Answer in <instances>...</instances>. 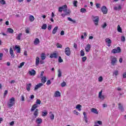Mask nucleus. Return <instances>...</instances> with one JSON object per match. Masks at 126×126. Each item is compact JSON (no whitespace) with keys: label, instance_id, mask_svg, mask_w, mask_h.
<instances>
[{"label":"nucleus","instance_id":"f257e3e1","mask_svg":"<svg viewBox=\"0 0 126 126\" xmlns=\"http://www.w3.org/2000/svg\"><path fill=\"white\" fill-rule=\"evenodd\" d=\"M41 104V100L40 99H37L36 101V104H33L32 108L31 109V112H33V111H35L37 108H38V105Z\"/></svg>","mask_w":126,"mask_h":126},{"label":"nucleus","instance_id":"f03ea898","mask_svg":"<svg viewBox=\"0 0 126 126\" xmlns=\"http://www.w3.org/2000/svg\"><path fill=\"white\" fill-rule=\"evenodd\" d=\"M15 104V98L14 97H11L7 103L9 108H11Z\"/></svg>","mask_w":126,"mask_h":126},{"label":"nucleus","instance_id":"7ed1b4c3","mask_svg":"<svg viewBox=\"0 0 126 126\" xmlns=\"http://www.w3.org/2000/svg\"><path fill=\"white\" fill-rule=\"evenodd\" d=\"M67 5H66V4H65L61 7H59L58 9V11L62 13V12H63H63H66V11H67Z\"/></svg>","mask_w":126,"mask_h":126},{"label":"nucleus","instance_id":"20e7f679","mask_svg":"<svg viewBox=\"0 0 126 126\" xmlns=\"http://www.w3.org/2000/svg\"><path fill=\"white\" fill-rule=\"evenodd\" d=\"M118 62V59L115 56L111 57V63L112 65H116Z\"/></svg>","mask_w":126,"mask_h":126},{"label":"nucleus","instance_id":"39448f33","mask_svg":"<svg viewBox=\"0 0 126 126\" xmlns=\"http://www.w3.org/2000/svg\"><path fill=\"white\" fill-rule=\"evenodd\" d=\"M93 17L94 19V20H93V21L94 23V25H95V26H97L99 23V17L98 16L94 17V16H93Z\"/></svg>","mask_w":126,"mask_h":126},{"label":"nucleus","instance_id":"423d86ee","mask_svg":"<svg viewBox=\"0 0 126 126\" xmlns=\"http://www.w3.org/2000/svg\"><path fill=\"white\" fill-rule=\"evenodd\" d=\"M65 54L66 56H68V57L70 56L71 54V52L70 51V48L69 47H66L65 49Z\"/></svg>","mask_w":126,"mask_h":126},{"label":"nucleus","instance_id":"0eeeda50","mask_svg":"<svg viewBox=\"0 0 126 126\" xmlns=\"http://www.w3.org/2000/svg\"><path fill=\"white\" fill-rule=\"evenodd\" d=\"M101 10L103 14H107V13H108V9L106 6L101 7Z\"/></svg>","mask_w":126,"mask_h":126},{"label":"nucleus","instance_id":"6e6552de","mask_svg":"<svg viewBox=\"0 0 126 126\" xmlns=\"http://www.w3.org/2000/svg\"><path fill=\"white\" fill-rule=\"evenodd\" d=\"M65 12V13L61 14V16H62V17H63V18H64L65 17V16H67V15H70L71 11H70V10L68 9Z\"/></svg>","mask_w":126,"mask_h":126},{"label":"nucleus","instance_id":"1a4fd4ad","mask_svg":"<svg viewBox=\"0 0 126 126\" xmlns=\"http://www.w3.org/2000/svg\"><path fill=\"white\" fill-rule=\"evenodd\" d=\"M121 50L120 47H118L117 49H114L112 51V53L113 54H117V53H121Z\"/></svg>","mask_w":126,"mask_h":126},{"label":"nucleus","instance_id":"9d476101","mask_svg":"<svg viewBox=\"0 0 126 126\" xmlns=\"http://www.w3.org/2000/svg\"><path fill=\"white\" fill-rule=\"evenodd\" d=\"M90 49H91V45L89 44H87L85 48L86 53H89L90 52Z\"/></svg>","mask_w":126,"mask_h":126},{"label":"nucleus","instance_id":"9b49d317","mask_svg":"<svg viewBox=\"0 0 126 126\" xmlns=\"http://www.w3.org/2000/svg\"><path fill=\"white\" fill-rule=\"evenodd\" d=\"M118 109L119 110H120V111H121V112H124V111H125V109H124V106L123 105V104H122V103H118Z\"/></svg>","mask_w":126,"mask_h":126},{"label":"nucleus","instance_id":"f8f14e48","mask_svg":"<svg viewBox=\"0 0 126 126\" xmlns=\"http://www.w3.org/2000/svg\"><path fill=\"white\" fill-rule=\"evenodd\" d=\"M102 92H103L102 90L99 92L98 97L99 99H101V100H104L105 99V95H102Z\"/></svg>","mask_w":126,"mask_h":126},{"label":"nucleus","instance_id":"ddd939ff","mask_svg":"<svg viewBox=\"0 0 126 126\" xmlns=\"http://www.w3.org/2000/svg\"><path fill=\"white\" fill-rule=\"evenodd\" d=\"M43 84L42 83H39L37 85H36L34 87V90H38L40 87H42L43 86Z\"/></svg>","mask_w":126,"mask_h":126},{"label":"nucleus","instance_id":"4468645a","mask_svg":"<svg viewBox=\"0 0 126 126\" xmlns=\"http://www.w3.org/2000/svg\"><path fill=\"white\" fill-rule=\"evenodd\" d=\"M91 111L92 112V113H94V114H95L96 115H98V110H97V109L95 108H93L91 109Z\"/></svg>","mask_w":126,"mask_h":126},{"label":"nucleus","instance_id":"2eb2a0df","mask_svg":"<svg viewBox=\"0 0 126 126\" xmlns=\"http://www.w3.org/2000/svg\"><path fill=\"white\" fill-rule=\"evenodd\" d=\"M10 55L11 56V58H14V52H13V49H12V48H10L9 50Z\"/></svg>","mask_w":126,"mask_h":126},{"label":"nucleus","instance_id":"dca6fc26","mask_svg":"<svg viewBox=\"0 0 126 126\" xmlns=\"http://www.w3.org/2000/svg\"><path fill=\"white\" fill-rule=\"evenodd\" d=\"M50 58L51 59H53L54 58V59H57L58 58V54L57 53H52L50 54Z\"/></svg>","mask_w":126,"mask_h":126},{"label":"nucleus","instance_id":"f3484780","mask_svg":"<svg viewBox=\"0 0 126 126\" xmlns=\"http://www.w3.org/2000/svg\"><path fill=\"white\" fill-rule=\"evenodd\" d=\"M15 49L17 50V53L18 54H20V53H21V48H20V47L15 45Z\"/></svg>","mask_w":126,"mask_h":126},{"label":"nucleus","instance_id":"a211bd4d","mask_svg":"<svg viewBox=\"0 0 126 126\" xmlns=\"http://www.w3.org/2000/svg\"><path fill=\"white\" fill-rule=\"evenodd\" d=\"M83 115H84V121L85 123L87 124V123H88V119L87 118V115H86V112H83Z\"/></svg>","mask_w":126,"mask_h":126},{"label":"nucleus","instance_id":"6ab92c4d","mask_svg":"<svg viewBox=\"0 0 126 126\" xmlns=\"http://www.w3.org/2000/svg\"><path fill=\"white\" fill-rule=\"evenodd\" d=\"M29 73L30 75H36V71L34 69H32L31 71H29Z\"/></svg>","mask_w":126,"mask_h":126},{"label":"nucleus","instance_id":"aec40b11","mask_svg":"<svg viewBox=\"0 0 126 126\" xmlns=\"http://www.w3.org/2000/svg\"><path fill=\"white\" fill-rule=\"evenodd\" d=\"M39 112V110H38V109H35V110L33 112V116H34V118H37V117H38V113Z\"/></svg>","mask_w":126,"mask_h":126},{"label":"nucleus","instance_id":"412c9836","mask_svg":"<svg viewBox=\"0 0 126 126\" xmlns=\"http://www.w3.org/2000/svg\"><path fill=\"white\" fill-rule=\"evenodd\" d=\"M105 42L106 43H107V44H108V47H110V46H111L112 40L110 38L105 39Z\"/></svg>","mask_w":126,"mask_h":126},{"label":"nucleus","instance_id":"4be33fe9","mask_svg":"<svg viewBox=\"0 0 126 126\" xmlns=\"http://www.w3.org/2000/svg\"><path fill=\"white\" fill-rule=\"evenodd\" d=\"M58 29H59V27L58 26L55 27L52 31V34H56Z\"/></svg>","mask_w":126,"mask_h":126},{"label":"nucleus","instance_id":"5701e85b","mask_svg":"<svg viewBox=\"0 0 126 126\" xmlns=\"http://www.w3.org/2000/svg\"><path fill=\"white\" fill-rule=\"evenodd\" d=\"M46 81H47V77L45 76L41 77V82L42 84H44V83H46Z\"/></svg>","mask_w":126,"mask_h":126},{"label":"nucleus","instance_id":"b1692460","mask_svg":"<svg viewBox=\"0 0 126 126\" xmlns=\"http://www.w3.org/2000/svg\"><path fill=\"white\" fill-rule=\"evenodd\" d=\"M31 86H32V84L31 83H29L27 85V91H30V90H31Z\"/></svg>","mask_w":126,"mask_h":126},{"label":"nucleus","instance_id":"393cba45","mask_svg":"<svg viewBox=\"0 0 126 126\" xmlns=\"http://www.w3.org/2000/svg\"><path fill=\"white\" fill-rule=\"evenodd\" d=\"M40 43V40L39 39V38H36L35 39L34 42H33V44L34 45H38V44Z\"/></svg>","mask_w":126,"mask_h":126},{"label":"nucleus","instance_id":"a878e982","mask_svg":"<svg viewBox=\"0 0 126 126\" xmlns=\"http://www.w3.org/2000/svg\"><path fill=\"white\" fill-rule=\"evenodd\" d=\"M42 119L41 118H37L35 122L36 123V124H37V125H40V124H42Z\"/></svg>","mask_w":126,"mask_h":126},{"label":"nucleus","instance_id":"bb28decb","mask_svg":"<svg viewBox=\"0 0 126 126\" xmlns=\"http://www.w3.org/2000/svg\"><path fill=\"white\" fill-rule=\"evenodd\" d=\"M22 36V33H20L19 34H18V35L16 37V39L17 40H18L19 41H20V40H21Z\"/></svg>","mask_w":126,"mask_h":126},{"label":"nucleus","instance_id":"cd10ccee","mask_svg":"<svg viewBox=\"0 0 126 126\" xmlns=\"http://www.w3.org/2000/svg\"><path fill=\"white\" fill-rule=\"evenodd\" d=\"M7 32H8V33H10V34H13L14 31L13 30V29L9 28L7 29Z\"/></svg>","mask_w":126,"mask_h":126},{"label":"nucleus","instance_id":"c85d7f7f","mask_svg":"<svg viewBox=\"0 0 126 126\" xmlns=\"http://www.w3.org/2000/svg\"><path fill=\"white\" fill-rule=\"evenodd\" d=\"M29 20L31 22H33V21L35 20V18H34V16H33V15H30L29 17Z\"/></svg>","mask_w":126,"mask_h":126},{"label":"nucleus","instance_id":"c756f323","mask_svg":"<svg viewBox=\"0 0 126 126\" xmlns=\"http://www.w3.org/2000/svg\"><path fill=\"white\" fill-rule=\"evenodd\" d=\"M61 96V93L57 91L55 94V97H60Z\"/></svg>","mask_w":126,"mask_h":126},{"label":"nucleus","instance_id":"7c9ffc66","mask_svg":"<svg viewBox=\"0 0 126 126\" xmlns=\"http://www.w3.org/2000/svg\"><path fill=\"white\" fill-rule=\"evenodd\" d=\"M117 31L120 33H123V30H122V28L120 26V25H119L117 27Z\"/></svg>","mask_w":126,"mask_h":126},{"label":"nucleus","instance_id":"2f4dec72","mask_svg":"<svg viewBox=\"0 0 126 126\" xmlns=\"http://www.w3.org/2000/svg\"><path fill=\"white\" fill-rule=\"evenodd\" d=\"M40 62V58L39 57H36L35 64L36 66L39 65V63Z\"/></svg>","mask_w":126,"mask_h":126},{"label":"nucleus","instance_id":"473e14b6","mask_svg":"<svg viewBox=\"0 0 126 126\" xmlns=\"http://www.w3.org/2000/svg\"><path fill=\"white\" fill-rule=\"evenodd\" d=\"M47 115H48V112H47V110H45L44 112H42V117H46Z\"/></svg>","mask_w":126,"mask_h":126},{"label":"nucleus","instance_id":"72a5a7b5","mask_svg":"<svg viewBox=\"0 0 126 126\" xmlns=\"http://www.w3.org/2000/svg\"><path fill=\"white\" fill-rule=\"evenodd\" d=\"M41 29L43 30H46L47 29V24H43L41 27Z\"/></svg>","mask_w":126,"mask_h":126},{"label":"nucleus","instance_id":"f704fd0d","mask_svg":"<svg viewBox=\"0 0 126 126\" xmlns=\"http://www.w3.org/2000/svg\"><path fill=\"white\" fill-rule=\"evenodd\" d=\"M77 3H78V1H77V0L73 1V4L75 7H77Z\"/></svg>","mask_w":126,"mask_h":126},{"label":"nucleus","instance_id":"c9c22d12","mask_svg":"<svg viewBox=\"0 0 126 126\" xmlns=\"http://www.w3.org/2000/svg\"><path fill=\"white\" fill-rule=\"evenodd\" d=\"M67 19L69 20V21H71L73 23H76V21L72 20L70 17H68Z\"/></svg>","mask_w":126,"mask_h":126},{"label":"nucleus","instance_id":"e433bc0d","mask_svg":"<svg viewBox=\"0 0 126 126\" xmlns=\"http://www.w3.org/2000/svg\"><path fill=\"white\" fill-rule=\"evenodd\" d=\"M81 105H80V104H78L76 106V108L78 109L79 111H81Z\"/></svg>","mask_w":126,"mask_h":126},{"label":"nucleus","instance_id":"4c0bfd02","mask_svg":"<svg viewBox=\"0 0 126 126\" xmlns=\"http://www.w3.org/2000/svg\"><path fill=\"white\" fill-rule=\"evenodd\" d=\"M80 12H82V13H85V12H86V9L84 8H82L80 9Z\"/></svg>","mask_w":126,"mask_h":126},{"label":"nucleus","instance_id":"58836bf2","mask_svg":"<svg viewBox=\"0 0 126 126\" xmlns=\"http://www.w3.org/2000/svg\"><path fill=\"white\" fill-rule=\"evenodd\" d=\"M41 60H45V59H46V56L45 55V53L41 54Z\"/></svg>","mask_w":126,"mask_h":126},{"label":"nucleus","instance_id":"ea45409f","mask_svg":"<svg viewBox=\"0 0 126 126\" xmlns=\"http://www.w3.org/2000/svg\"><path fill=\"white\" fill-rule=\"evenodd\" d=\"M58 77H62V71H61V70L60 69H59L58 70Z\"/></svg>","mask_w":126,"mask_h":126},{"label":"nucleus","instance_id":"a19ab883","mask_svg":"<svg viewBox=\"0 0 126 126\" xmlns=\"http://www.w3.org/2000/svg\"><path fill=\"white\" fill-rule=\"evenodd\" d=\"M80 55L81 57H84V56H85V53H84V51L83 50L81 51Z\"/></svg>","mask_w":126,"mask_h":126},{"label":"nucleus","instance_id":"79ce46f5","mask_svg":"<svg viewBox=\"0 0 126 126\" xmlns=\"http://www.w3.org/2000/svg\"><path fill=\"white\" fill-rule=\"evenodd\" d=\"M50 118L51 121H54V119H55V115H54V114H51V115L50 116Z\"/></svg>","mask_w":126,"mask_h":126},{"label":"nucleus","instance_id":"37998d69","mask_svg":"<svg viewBox=\"0 0 126 126\" xmlns=\"http://www.w3.org/2000/svg\"><path fill=\"white\" fill-rule=\"evenodd\" d=\"M58 62L59 63H63V59H62V57L59 56V58L58 59Z\"/></svg>","mask_w":126,"mask_h":126},{"label":"nucleus","instance_id":"c03bdc74","mask_svg":"<svg viewBox=\"0 0 126 126\" xmlns=\"http://www.w3.org/2000/svg\"><path fill=\"white\" fill-rule=\"evenodd\" d=\"M86 60H87V57H86V56H85L82 58V61L83 63L85 62Z\"/></svg>","mask_w":126,"mask_h":126},{"label":"nucleus","instance_id":"a18cd8bd","mask_svg":"<svg viewBox=\"0 0 126 126\" xmlns=\"http://www.w3.org/2000/svg\"><path fill=\"white\" fill-rule=\"evenodd\" d=\"M56 47H57V48H63V45H62V44L58 43L56 44Z\"/></svg>","mask_w":126,"mask_h":126},{"label":"nucleus","instance_id":"49530a36","mask_svg":"<svg viewBox=\"0 0 126 126\" xmlns=\"http://www.w3.org/2000/svg\"><path fill=\"white\" fill-rule=\"evenodd\" d=\"M24 63H25V62H22L20 64V65L18 66L19 68H21L23 65H24Z\"/></svg>","mask_w":126,"mask_h":126},{"label":"nucleus","instance_id":"de8ad7c7","mask_svg":"<svg viewBox=\"0 0 126 126\" xmlns=\"http://www.w3.org/2000/svg\"><path fill=\"white\" fill-rule=\"evenodd\" d=\"M122 42H125L126 41V37L124 36H121Z\"/></svg>","mask_w":126,"mask_h":126},{"label":"nucleus","instance_id":"09e8293b","mask_svg":"<svg viewBox=\"0 0 126 126\" xmlns=\"http://www.w3.org/2000/svg\"><path fill=\"white\" fill-rule=\"evenodd\" d=\"M101 27L102 28H103L104 29V28H106V27H107V23H104L103 25H101Z\"/></svg>","mask_w":126,"mask_h":126},{"label":"nucleus","instance_id":"8fccbe9b","mask_svg":"<svg viewBox=\"0 0 126 126\" xmlns=\"http://www.w3.org/2000/svg\"><path fill=\"white\" fill-rule=\"evenodd\" d=\"M65 85H66V83H65V82H63L62 84H61V86L62 87H64V86H65Z\"/></svg>","mask_w":126,"mask_h":126},{"label":"nucleus","instance_id":"3c124183","mask_svg":"<svg viewBox=\"0 0 126 126\" xmlns=\"http://www.w3.org/2000/svg\"><path fill=\"white\" fill-rule=\"evenodd\" d=\"M0 3H1V4H5V0H0Z\"/></svg>","mask_w":126,"mask_h":126},{"label":"nucleus","instance_id":"603ef678","mask_svg":"<svg viewBox=\"0 0 126 126\" xmlns=\"http://www.w3.org/2000/svg\"><path fill=\"white\" fill-rule=\"evenodd\" d=\"M98 81H99V82H102V81H103V77L102 76L98 78Z\"/></svg>","mask_w":126,"mask_h":126},{"label":"nucleus","instance_id":"864d4df0","mask_svg":"<svg viewBox=\"0 0 126 126\" xmlns=\"http://www.w3.org/2000/svg\"><path fill=\"white\" fill-rule=\"evenodd\" d=\"M25 32L26 33H27V34H29L30 33V31H29V28H28L27 29H26Z\"/></svg>","mask_w":126,"mask_h":126},{"label":"nucleus","instance_id":"5fc2aeb1","mask_svg":"<svg viewBox=\"0 0 126 126\" xmlns=\"http://www.w3.org/2000/svg\"><path fill=\"white\" fill-rule=\"evenodd\" d=\"M113 74H115V75L117 76L119 74V71L118 70H116L114 72Z\"/></svg>","mask_w":126,"mask_h":126},{"label":"nucleus","instance_id":"6e6d98bb","mask_svg":"<svg viewBox=\"0 0 126 126\" xmlns=\"http://www.w3.org/2000/svg\"><path fill=\"white\" fill-rule=\"evenodd\" d=\"M7 93H8V91L7 90H5L4 93V97H5V96L7 95Z\"/></svg>","mask_w":126,"mask_h":126},{"label":"nucleus","instance_id":"4d7b16f0","mask_svg":"<svg viewBox=\"0 0 126 126\" xmlns=\"http://www.w3.org/2000/svg\"><path fill=\"white\" fill-rule=\"evenodd\" d=\"M73 113L74 114H75L77 116H78V115H79V113L76 111V110H74Z\"/></svg>","mask_w":126,"mask_h":126},{"label":"nucleus","instance_id":"13d9d810","mask_svg":"<svg viewBox=\"0 0 126 126\" xmlns=\"http://www.w3.org/2000/svg\"><path fill=\"white\" fill-rule=\"evenodd\" d=\"M2 57H3V54L2 53H0V61L2 60Z\"/></svg>","mask_w":126,"mask_h":126},{"label":"nucleus","instance_id":"bf43d9fd","mask_svg":"<svg viewBox=\"0 0 126 126\" xmlns=\"http://www.w3.org/2000/svg\"><path fill=\"white\" fill-rule=\"evenodd\" d=\"M46 84L47 85H50V84H51V80H47Z\"/></svg>","mask_w":126,"mask_h":126},{"label":"nucleus","instance_id":"052dcab7","mask_svg":"<svg viewBox=\"0 0 126 126\" xmlns=\"http://www.w3.org/2000/svg\"><path fill=\"white\" fill-rule=\"evenodd\" d=\"M47 29L48 30H52V25H49L48 26Z\"/></svg>","mask_w":126,"mask_h":126},{"label":"nucleus","instance_id":"680f3d73","mask_svg":"<svg viewBox=\"0 0 126 126\" xmlns=\"http://www.w3.org/2000/svg\"><path fill=\"white\" fill-rule=\"evenodd\" d=\"M101 4L100 3H96V6L97 8H100V6Z\"/></svg>","mask_w":126,"mask_h":126},{"label":"nucleus","instance_id":"e2e57ef3","mask_svg":"<svg viewBox=\"0 0 126 126\" xmlns=\"http://www.w3.org/2000/svg\"><path fill=\"white\" fill-rule=\"evenodd\" d=\"M60 35H61V36H63V35H64V31H62Z\"/></svg>","mask_w":126,"mask_h":126},{"label":"nucleus","instance_id":"0e129e2a","mask_svg":"<svg viewBox=\"0 0 126 126\" xmlns=\"http://www.w3.org/2000/svg\"><path fill=\"white\" fill-rule=\"evenodd\" d=\"M97 124H98V125H102L103 124L102 123V121H97Z\"/></svg>","mask_w":126,"mask_h":126},{"label":"nucleus","instance_id":"69168bd1","mask_svg":"<svg viewBox=\"0 0 126 126\" xmlns=\"http://www.w3.org/2000/svg\"><path fill=\"white\" fill-rule=\"evenodd\" d=\"M10 126H13L14 125V121H12L9 124Z\"/></svg>","mask_w":126,"mask_h":126},{"label":"nucleus","instance_id":"338daca9","mask_svg":"<svg viewBox=\"0 0 126 126\" xmlns=\"http://www.w3.org/2000/svg\"><path fill=\"white\" fill-rule=\"evenodd\" d=\"M123 78H126V72H125L123 74Z\"/></svg>","mask_w":126,"mask_h":126},{"label":"nucleus","instance_id":"774afa93","mask_svg":"<svg viewBox=\"0 0 126 126\" xmlns=\"http://www.w3.org/2000/svg\"><path fill=\"white\" fill-rule=\"evenodd\" d=\"M44 75V71H42L41 72V73H40V76L41 77H43V76Z\"/></svg>","mask_w":126,"mask_h":126}]
</instances>
